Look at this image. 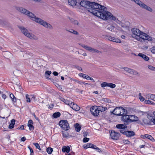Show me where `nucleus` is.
I'll return each mask as SVG.
<instances>
[{
  "mask_svg": "<svg viewBox=\"0 0 155 155\" xmlns=\"http://www.w3.org/2000/svg\"><path fill=\"white\" fill-rule=\"evenodd\" d=\"M80 5L87 9L88 12L104 20L109 19L116 22L119 21L111 13L107 11V8L97 3L83 1L80 2Z\"/></svg>",
  "mask_w": 155,
  "mask_h": 155,
  "instance_id": "1",
  "label": "nucleus"
},
{
  "mask_svg": "<svg viewBox=\"0 0 155 155\" xmlns=\"http://www.w3.org/2000/svg\"><path fill=\"white\" fill-rule=\"evenodd\" d=\"M18 10L21 12L28 16L32 20L42 25L45 28L50 29H53V27L50 24L47 23L41 19L36 17L33 13L30 12L29 11L26 9L22 7H19L18 9Z\"/></svg>",
  "mask_w": 155,
  "mask_h": 155,
  "instance_id": "2",
  "label": "nucleus"
},
{
  "mask_svg": "<svg viewBox=\"0 0 155 155\" xmlns=\"http://www.w3.org/2000/svg\"><path fill=\"white\" fill-rule=\"evenodd\" d=\"M18 27L21 32L28 38L34 40H38V37L32 33H29L28 30L24 27L19 26Z\"/></svg>",
  "mask_w": 155,
  "mask_h": 155,
  "instance_id": "3",
  "label": "nucleus"
},
{
  "mask_svg": "<svg viewBox=\"0 0 155 155\" xmlns=\"http://www.w3.org/2000/svg\"><path fill=\"white\" fill-rule=\"evenodd\" d=\"M132 31L133 34L132 35L133 38H134L137 40L141 42L142 41L143 39L142 38L143 35V34L144 33L137 28L132 29Z\"/></svg>",
  "mask_w": 155,
  "mask_h": 155,
  "instance_id": "4",
  "label": "nucleus"
},
{
  "mask_svg": "<svg viewBox=\"0 0 155 155\" xmlns=\"http://www.w3.org/2000/svg\"><path fill=\"white\" fill-rule=\"evenodd\" d=\"M112 113L117 116H122L123 117L127 115V110L124 109L122 107H116L112 112Z\"/></svg>",
  "mask_w": 155,
  "mask_h": 155,
  "instance_id": "5",
  "label": "nucleus"
},
{
  "mask_svg": "<svg viewBox=\"0 0 155 155\" xmlns=\"http://www.w3.org/2000/svg\"><path fill=\"white\" fill-rule=\"evenodd\" d=\"M59 124L61 128L65 130H67L70 128V127L68 121L62 120L60 121Z\"/></svg>",
  "mask_w": 155,
  "mask_h": 155,
  "instance_id": "6",
  "label": "nucleus"
},
{
  "mask_svg": "<svg viewBox=\"0 0 155 155\" xmlns=\"http://www.w3.org/2000/svg\"><path fill=\"white\" fill-rule=\"evenodd\" d=\"M138 120V118L134 115H125L123 117V121L124 122L128 121H129L132 122L137 121Z\"/></svg>",
  "mask_w": 155,
  "mask_h": 155,
  "instance_id": "7",
  "label": "nucleus"
},
{
  "mask_svg": "<svg viewBox=\"0 0 155 155\" xmlns=\"http://www.w3.org/2000/svg\"><path fill=\"white\" fill-rule=\"evenodd\" d=\"M110 135L111 138L114 140H117L120 137V134L114 130H112L111 132H110Z\"/></svg>",
  "mask_w": 155,
  "mask_h": 155,
  "instance_id": "8",
  "label": "nucleus"
},
{
  "mask_svg": "<svg viewBox=\"0 0 155 155\" xmlns=\"http://www.w3.org/2000/svg\"><path fill=\"white\" fill-rule=\"evenodd\" d=\"M90 110L91 114L94 116H97L99 114V112L96 106L92 107L90 108Z\"/></svg>",
  "mask_w": 155,
  "mask_h": 155,
  "instance_id": "9",
  "label": "nucleus"
},
{
  "mask_svg": "<svg viewBox=\"0 0 155 155\" xmlns=\"http://www.w3.org/2000/svg\"><path fill=\"white\" fill-rule=\"evenodd\" d=\"M140 113H142V115H147V117L151 121L153 122L155 124V117L152 115L151 114H147L146 112H143L142 111H140Z\"/></svg>",
  "mask_w": 155,
  "mask_h": 155,
  "instance_id": "10",
  "label": "nucleus"
},
{
  "mask_svg": "<svg viewBox=\"0 0 155 155\" xmlns=\"http://www.w3.org/2000/svg\"><path fill=\"white\" fill-rule=\"evenodd\" d=\"M19 54L21 57H23L25 59L29 58L32 56L31 53L29 54L25 52L21 51Z\"/></svg>",
  "mask_w": 155,
  "mask_h": 155,
  "instance_id": "11",
  "label": "nucleus"
},
{
  "mask_svg": "<svg viewBox=\"0 0 155 155\" xmlns=\"http://www.w3.org/2000/svg\"><path fill=\"white\" fill-rule=\"evenodd\" d=\"M123 68L125 71L128 72L130 74L135 75H139L137 71L134 70L129 68L126 67H124Z\"/></svg>",
  "mask_w": 155,
  "mask_h": 155,
  "instance_id": "12",
  "label": "nucleus"
},
{
  "mask_svg": "<svg viewBox=\"0 0 155 155\" xmlns=\"http://www.w3.org/2000/svg\"><path fill=\"white\" fill-rule=\"evenodd\" d=\"M73 110L76 111H78L80 109V107L76 104H74V103L71 102V105H70Z\"/></svg>",
  "mask_w": 155,
  "mask_h": 155,
  "instance_id": "13",
  "label": "nucleus"
},
{
  "mask_svg": "<svg viewBox=\"0 0 155 155\" xmlns=\"http://www.w3.org/2000/svg\"><path fill=\"white\" fill-rule=\"evenodd\" d=\"M143 35V37L142 38V39H143L142 41H143L144 40H147L149 41H151L152 40V37L149 36L146 33H144Z\"/></svg>",
  "mask_w": 155,
  "mask_h": 155,
  "instance_id": "14",
  "label": "nucleus"
},
{
  "mask_svg": "<svg viewBox=\"0 0 155 155\" xmlns=\"http://www.w3.org/2000/svg\"><path fill=\"white\" fill-rule=\"evenodd\" d=\"M83 147L85 149H86L89 148H91L94 149V147H95V145L91 143H88L86 145H84Z\"/></svg>",
  "mask_w": 155,
  "mask_h": 155,
  "instance_id": "15",
  "label": "nucleus"
},
{
  "mask_svg": "<svg viewBox=\"0 0 155 155\" xmlns=\"http://www.w3.org/2000/svg\"><path fill=\"white\" fill-rule=\"evenodd\" d=\"M125 134V135L129 137H132L135 135L134 132L132 131H127Z\"/></svg>",
  "mask_w": 155,
  "mask_h": 155,
  "instance_id": "16",
  "label": "nucleus"
},
{
  "mask_svg": "<svg viewBox=\"0 0 155 155\" xmlns=\"http://www.w3.org/2000/svg\"><path fill=\"white\" fill-rule=\"evenodd\" d=\"M68 4L71 6H74L77 3V0H68Z\"/></svg>",
  "mask_w": 155,
  "mask_h": 155,
  "instance_id": "17",
  "label": "nucleus"
},
{
  "mask_svg": "<svg viewBox=\"0 0 155 155\" xmlns=\"http://www.w3.org/2000/svg\"><path fill=\"white\" fill-rule=\"evenodd\" d=\"M138 56L142 58L145 61H147L149 60V57L142 53H140L138 54Z\"/></svg>",
  "mask_w": 155,
  "mask_h": 155,
  "instance_id": "18",
  "label": "nucleus"
},
{
  "mask_svg": "<svg viewBox=\"0 0 155 155\" xmlns=\"http://www.w3.org/2000/svg\"><path fill=\"white\" fill-rule=\"evenodd\" d=\"M116 127L120 129V130L122 129L127 128V126L125 124H118L116 125Z\"/></svg>",
  "mask_w": 155,
  "mask_h": 155,
  "instance_id": "19",
  "label": "nucleus"
},
{
  "mask_svg": "<svg viewBox=\"0 0 155 155\" xmlns=\"http://www.w3.org/2000/svg\"><path fill=\"white\" fill-rule=\"evenodd\" d=\"M142 7L150 12H152L153 11L152 9L150 7L144 4H143Z\"/></svg>",
  "mask_w": 155,
  "mask_h": 155,
  "instance_id": "20",
  "label": "nucleus"
},
{
  "mask_svg": "<svg viewBox=\"0 0 155 155\" xmlns=\"http://www.w3.org/2000/svg\"><path fill=\"white\" fill-rule=\"evenodd\" d=\"M144 137V136L145 138L149 139L152 141H155V140L154 139V138L153 137L150 135H149L148 134H146L144 135V136H143Z\"/></svg>",
  "mask_w": 155,
  "mask_h": 155,
  "instance_id": "21",
  "label": "nucleus"
},
{
  "mask_svg": "<svg viewBox=\"0 0 155 155\" xmlns=\"http://www.w3.org/2000/svg\"><path fill=\"white\" fill-rule=\"evenodd\" d=\"M70 150V148L69 147H64L62 149V151L63 152H66L68 153L69 152Z\"/></svg>",
  "mask_w": 155,
  "mask_h": 155,
  "instance_id": "22",
  "label": "nucleus"
},
{
  "mask_svg": "<svg viewBox=\"0 0 155 155\" xmlns=\"http://www.w3.org/2000/svg\"><path fill=\"white\" fill-rule=\"evenodd\" d=\"M97 109L99 111V112L100 111L102 112V111H104L106 110H107V108L106 107H103L102 106H99L97 107Z\"/></svg>",
  "mask_w": 155,
  "mask_h": 155,
  "instance_id": "23",
  "label": "nucleus"
},
{
  "mask_svg": "<svg viewBox=\"0 0 155 155\" xmlns=\"http://www.w3.org/2000/svg\"><path fill=\"white\" fill-rule=\"evenodd\" d=\"M15 123V120L14 119L12 120L11 121V123L9 125V128L10 129L13 128L14 127Z\"/></svg>",
  "mask_w": 155,
  "mask_h": 155,
  "instance_id": "24",
  "label": "nucleus"
},
{
  "mask_svg": "<svg viewBox=\"0 0 155 155\" xmlns=\"http://www.w3.org/2000/svg\"><path fill=\"white\" fill-rule=\"evenodd\" d=\"M60 113L59 112H57L54 113L52 115V116L54 118H56L60 117Z\"/></svg>",
  "mask_w": 155,
  "mask_h": 155,
  "instance_id": "25",
  "label": "nucleus"
},
{
  "mask_svg": "<svg viewBox=\"0 0 155 155\" xmlns=\"http://www.w3.org/2000/svg\"><path fill=\"white\" fill-rule=\"evenodd\" d=\"M76 130L77 132H79L81 130V126L78 123H76L75 124Z\"/></svg>",
  "mask_w": 155,
  "mask_h": 155,
  "instance_id": "26",
  "label": "nucleus"
},
{
  "mask_svg": "<svg viewBox=\"0 0 155 155\" xmlns=\"http://www.w3.org/2000/svg\"><path fill=\"white\" fill-rule=\"evenodd\" d=\"M114 26L113 25H109L107 26V29L112 31H114Z\"/></svg>",
  "mask_w": 155,
  "mask_h": 155,
  "instance_id": "27",
  "label": "nucleus"
},
{
  "mask_svg": "<svg viewBox=\"0 0 155 155\" xmlns=\"http://www.w3.org/2000/svg\"><path fill=\"white\" fill-rule=\"evenodd\" d=\"M90 51L92 52H96L99 53H101V52L100 51H99L98 50L92 48L91 47Z\"/></svg>",
  "mask_w": 155,
  "mask_h": 155,
  "instance_id": "28",
  "label": "nucleus"
},
{
  "mask_svg": "<svg viewBox=\"0 0 155 155\" xmlns=\"http://www.w3.org/2000/svg\"><path fill=\"white\" fill-rule=\"evenodd\" d=\"M70 19V20L71 21V22L73 24H74L75 25H78V21L77 20H74V19H73L72 18H69Z\"/></svg>",
  "mask_w": 155,
  "mask_h": 155,
  "instance_id": "29",
  "label": "nucleus"
},
{
  "mask_svg": "<svg viewBox=\"0 0 155 155\" xmlns=\"http://www.w3.org/2000/svg\"><path fill=\"white\" fill-rule=\"evenodd\" d=\"M143 122L145 124L147 125H150V120H148L146 119H143Z\"/></svg>",
  "mask_w": 155,
  "mask_h": 155,
  "instance_id": "30",
  "label": "nucleus"
},
{
  "mask_svg": "<svg viewBox=\"0 0 155 155\" xmlns=\"http://www.w3.org/2000/svg\"><path fill=\"white\" fill-rule=\"evenodd\" d=\"M10 97L13 102H16V98L15 97L13 94H10Z\"/></svg>",
  "mask_w": 155,
  "mask_h": 155,
  "instance_id": "31",
  "label": "nucleus"
},
{
  "mask_svg": "<svg viewBox=\"0 0 155 155\" xmlns=\"http://www.w3.org/2000/svg\"><path fill=\"white\" fill-rule=\"evenodd\" d=\"M67 31L76 35H78L79 34V33L77 31L73 29H71L69 30H67Z\"/></svg>",
  "mask_w": 155,
  "mask_h": 155,
  "instance_id": "32",
  "label": "nucleus"
},
{
  "mask_svg": "<svg viewBox=\"0 0 155 155\" xmlns=\"http://www.w3.org/2000/svg\"><path fill=\"white\" fill-rule=\"evenodd\" d=\"M62 134L63 137H67L69 136V134L67 132L62 131Z\"/></svg>",
  "mask_w": 155,
  "mask_h": 155,
  "instance_id": "33",
  "label": "nucleus"
},
{
  "mask_svg": "<svg viewBox=\"0 0 155 155\" xmlns=\"http://www.w3.org/2000/svg\"><path fill=\"white\" fill-rule=\"evenodd\" d=\"M127 128L121 129L119 131L121 133H122L123 134L125 135V133L126 132H127Z\"/></svg>",
  "mask_w": 155,
  "mask_h": 155,
  "instance_id": "34",
  "label": "nucleus"
},
{
  "mask_svg": "<svg viewBox=\"0 0 155 155\" xmlns=\"http://www.w3.org/2000/svg\"><path fill=\"white\" fill-rule=\"evenodd\" d=\"M136 3L139 5L141 7H142L144 4L139 0H137Z\"/></svg>",
  "mask_w": 155,
  "mask_h": 155,
  "instance_id": "35",
  "label": "nucleus"
},
{
  "mask_svg": "<svg viewBox=\"0 0 155 155\" xmlns=\"http://www.w3.org/2000/svg\"><path fill=\"white\" fill-rule=\"evenodd\" d=\"M145 103L146 104H151L152 105L154 104V103H153L152 101L149 100H145Z\"/></svg>",
  "mask_w": 155,
  "mask_h": 155,
  "instance_id": "36",
  "label": "nucleus"
},
{
  "mask_svg": "<svg viewBox=\"0 0 155 155\" xmlns=\"http://www.w3.org/2000/svg\"><path fill=\"white\" fill-rule=\"evenodd\" d=\"M107 87H109L111 88H113L115 87L116 85L112 83H108Z\"/></svg>",
  "mask_w": 155,
  "mask_h": 155,
  "instance_id": "37",
  "label": "nucleus"
},
{
  "mask_svg": "<svg viewBox=\"0 0 155 155\" xmlns=\"http://www.w3.org/2000/svg\"><path fill=\"white\" fill-rule=\"evenodd\" d=\"M112 41L117 43H120L121 42V41L119 39L114 37L113 38Z\"/></svg>",
  "mask_w": 155,
  "mask_h": 155,
  "instance_id": "38",
  "label": "nucleus"
},
{
  "mask_svg": "<svg viewBox=\"0 0 155 155\" xmlns=\"http://www.w3.org/2000/svg\"><path fill=\"white\" fill-rule=\"evenodd\" d=\"M139 98L141 101H143L144 100V98L141 96V94L140 93L139 94Z\"/></svg>",
  "mask_w": 155,
  "mask_h": 155,
  "instance_id": "39",
  "label": "nucleus"
},
{
  "mask_svg": "<svg viewBox=\"0 0 155 155\" xmlns=\"http://www.w3.org/2000/svg\"><path fill=\"white\" fill-rule=\"evenodd\" d=\"M53 151V149L51 147H48L47 149V151L49 154L51 153Z\"/></svg>",
  "mask_w": 155,
  "mask_h": 155,
  "instance_id": "40",
  "label": "nucleus"
},
{
  "mask_svg": "<svg viewBox=\"0 0 155 155\" xmlns=\"http://www.w3.org/2000/svg\"><path fill=\"white\" fill-rule=\"evenodd\" d=\"M81 46H82V47L90 51L91 47L88 46L87 45H82Z\"/></svg>",
  "mask_w": 155,
  "mask_h": 155,
  "instance_id": "41",
  "label": "nucleus"
},
{
  "mask_svg": "<svg viewBox=\"0 0 155 155\" xmlns=\"http://www.w3.org/2000/svg\"><path fill=\"white\" fill-rule=\"evenodd\" d=\"M108 83L106 82H104L102 83L101 85V86L102 87H104L106 86H107Z\"/></svg>",
  "mask_w": 155,
  "mask_h": 155,
  "instance_id": "42",
  "label": "nucleus"
},
{
  "mask_svg": "<svg viewBox=\"0 0 155 155\" xmlns=\"http://www.w3.org/2000/svg\"><path fill=\"white\" fill-rule=\"evenodd\" d=\"M33 144L38 149L40 150H41V149L40 148V147L38 143H33Z\"/></svg>",
  "mask_w": 155,
  "mask_h": 155,
  "instance_id": "43",
  "label": "nucleus"
},
{
  "mask_svg": "<svg viewBox=\"0 0 155 155\" xmlns=\"http://www.w3.org/2000/svg\"><path fill=\"white\" fill-rule=\"evenodd\" d=\"M148 67L150 69L155 71V67L151 65H148Z\"/></svg>",
  "mask_w": 155,
  "mask_h": 155,
  "instance_id": "44",
  "label": "nucleus"
},
{
  "mask_svg": "<svg viewBox=\"0 0 155 155\" xmlns=\"http://www.w3.org/2000/svg\"><path fill=\"white\" fill-rule=\"evenodd\" d=\"M20 73V71L18 70H16L13 72V73L15 76H17Z\"/></svg>",
  "mask_w": 155,
  "mask_h": 155,
  "instance_id": "45",
  "label": "nucleus"
},
{
  "mask_svg": "<svg viewBox=\"0 0 155 155\" xmlns=\"http://www.w3.org/2000/svg\"><path fill=\"white\" fill-rule=\"evenodd\" d=\"M106 38L108 40L112 41L114 37L110 36H107Z\"/></svg>",
  "mask_w": 155,
  "mask_h": 155,
  "instance_id": "46",
  "label": "nucleus"
},
{
  "mask_svg": "<svg viewBox=\"0 0 155 155\" xmlns=\"http://www.w3.org/2000/svg\"><path fill=\"white\" fill-rule=\"evenodd\" d=\"M28 94H26V98L27 99V102H31L30 99L29 97H28Z\"/></svg>",
  "mask_w": 155,
  "mask_h": 155,
  "instance_id": "47",
  "label": "nucleus"
},
{
  "mask_svg": "<svg viewBox=\"0 0 155 155\" xmlns=\"http://www.w3.org/2000/svg\"><path fill=\"white\" fill-rule=\"evenodd\" d=\"M29 127V129L30 130H32L34 129V127L32 125H28Z\"/></svg>",
  "mask_w": 155,
  "mask_h": 155,
  "instance_id": "48",
  "label": "nucleus"
},
{
  "mask_svg": "<svg viewBox=\"0 0 155 155\" xmlns=\"http://www.w3.org/2000/svg\"><path fill=\"white\" fill-rule=\"evenodd\" d=\"M89 140V138L87 137H84L83 139V142L84 143L87 142Z\"/></svg>",
  "mask_w": 155,
  "mask_h": 155,
  "instance_id": "49",
  "label": "nucleus"
},
{
  "mask_svg": "<svg viewBox=\"0 0 155 155\" xmlns=\"http://www.w3.org/2000/svg\"><path fill=\"white\" fill-rule=\"evenodd\" d=\"M102 101L107 103H109L110 101L109 99L106 98H103L102 99Z\"/></svg>",
  "mask_w": 155,
  "mask_h": 155,
  "instance_id": "50",
  "label": "nucleus"
},
{
  "mask_svg": "<svg viewBox=\"0 0 155 155\" xmlns=\"http://www.w3.org/2000/svg\"><path fill=\"white\" fill-rule=\"evenodd\" d=\"M79 75L81 76L84 78L86 79V78L87 77V75H86L85 74H79Z\"/></svg>",
  "mask_w": 155,
  "mask_h": 155,
  "instance_id": "51",
  "label": "nucleus"
},
{
  "mask_svg": "<svg viewBox=\"0 0 155 155\" xmlns=\"http://www.w3.org/2000/svg\"><path fill=\"white\" fill-rule=\"evenodd\" d=\"M64 102L66 104L69 105L70 104V105H71V101H69L68 100L65 99V101H64Z\"/></svg>",
  "mask_w": 155,
  "mask_h": 155,
  "instance_id": "52",
  "label": "nucleus"
},
{
  "mask_svg": "<svg viewBox=\"0 0 155 155\" xmlns=\"http://www.w3.org/2000/svg\"><path fill=\"white\" fill-rule=\"evenodd\" d=\"M74 66L79 70L82 71V68L80 66L76 65H74Z\"/></svg>",
  "mask_w": 155,
  "mask_h": 155,
  "instance_id": "53",
  "label": "nucleus"
},
{
  "mask_svg": "<svg viewBox=\"0 0 155 155\" xmlns=\"http://www.w3.org/2000/svg\"><path fill=\"white\" fill-rule=\"evenodd\" d=\"M123 143L124 144H128L130 143V141L127 140H123Z\"/></svg>",
  "mask_w": 155,
  "mask_h": 155,
  "instance_id": "54",
  "label": "nucleus"
},
{
  "mask_svg": "<svg viewBox=\"0 0 155 155\" xmlns=\"http://www.w3.org/2000/svg\"><path fill=\"white\" fill-rule=\"evenodd\" d=\"M150 97V98L151 99L155 101V95L151 94Z\"/></svg>",
  "mask_w": 155,
  "mask_h": 155,
  "instance_id": "55",
  "label": "nucleus"
},
{
  "mask_svg": "<svg viewBox=\"0 0 155 155\" xmlns=\"http://www.w3.org/2000/svg\"><path fill=\"white\" fill-rule=\"evenodd\" d=\"M151 51L152 53H155V46H153L151 48Z\"/></svg>",
  "mask_w": 155,
  "mask_h": 155,
  "instance_id": "56",
  "label": "nucleus"
},
{
  "mask_svg": "<svg viewBox=\"0 0 155 155\" xmlns=\"http://www.w3.org/2000/svg\"><path fill=\"white\" fill-rule=\"evenodd\" d=\"M86 79H87V80H93V82H95V81H94L93 78H92L89 77V76H88V75H87V77L86 78Z\"/></svg>",
  "mask_w": 155,
  "mask_h": 155,
  "instance_id": "57",
  "label": "nucleus"
},
{
  "mask_svg": "<svg viewBox=\"0 0 155 155\" xmlns=\"http://www.w3.org/2000/svg\"><path fill=\"white\" fill-rule=\"evenodd\" d=\"M94 147V149H96L98 152H102V151H101L99 148L97 147L96 146H95V147Z\"/></svg>",
  "mask_w": 155,
  "mask_h": 155,
  "instance_id": "58",
  "label": "nucleus"
},
{
  "mask_svg": "<svg viewBox=\"0 0 155 155\" xmlns=\"http://www.w3.org/2000/svg\"><path fill=\"white\" fill-rule=\"evenodd\" d=\"M51 71H46L45 72V74H48L49 75H50L51 74Z\"/></svg>",
  "mask_w": 155,
  "mask_h": 155,
  "instance_id": "59",
  "label": "nucleus"
},
{
  "mask_svg": "<svg viewBox=\"0 0 155 155\" xmlns=\"http://www.w3.org/2000/svg\"><path fill=\"white\" fill-rule=\"evenodd\" d=\"M33 124V122L32 120H30L28 121V125H32Z\"/></svg>",
  "mask_w": 155,
  "mask_h": 155,
  "instance_id": "60",
  "label": "nucleus"
},
{
  "mask_svg": "<svg viewBox=\"0 0 155 155\" xmlns=\"http://www.w3.org/2000/svg\"><path fill=\"white\" fill-rule=\"evenodd\" d=\"M88 132H84L83 133V136L84 137H86L88 135Z\"/></svg>",
  "mask_w": 155,
  "mask_h": 155,
  "instance_id": "61",
  "label": "nucleus"
},
{
  "mask_svg": "<svg viewBox=\"0 0 155 155\" xmlns=\"http://www.w3.org/2000/svg\"><path fill=\"white\" fill-rule=\"evenodd\" d=\"M59 99L62 101H64L65 99H64V98H62V97L60 96L59 97Z\"/></svg>",
  "mask_w": 155,
  "mask_h": 155,
  "instance_id": "62",
  "label": "nucleus"
},
{
  "mask_svg": "<svg viewBox=\"0 0 155 155\" xmlns=\"http://www.w3.org/2000/svg\"><path fill=\"white\" fill-rule=\"evenodd\" d=\"M26 140V138L25 137H23L21 139V141H25Z\"/></svg>",
  "mask_w": 155,
  "mask_h": 155,
  "instance_id": "63",
  "label": "nucleus"
},
{
  "mask_svg": "<svg viewBox=\"0 0 155 155\" xmlns=\"http://www.w3.org/2000/svg\"><path fill=\"white\" fill-rule=\"evenodd\" d=\"M53 74L54 76H57L58 75V73L56 71H54Z\"/></svg>",
  "mask_w": 155,
  "mask_h": 155,
  "instance_id": "64",
  "label": "nucleus"
}]
</instances>
